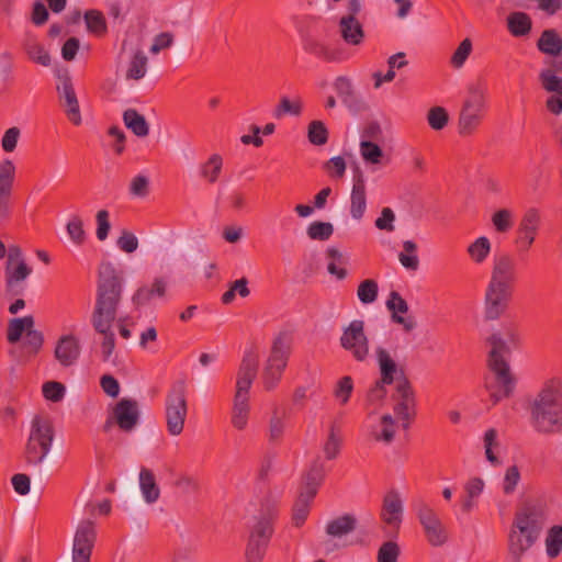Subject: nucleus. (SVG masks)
<instances>
[{"instance_id": "nucleus-18", "label": "nucleus", "mask_w": 562, "mask_h": 562, "mask_svg": "<svg viewBox=\"0 0 562 562\" xmlns=\"http://www.w3.org/2000/svg\"><path fill=\"white\" fill-rule=\"evenodd\" d=\"M333 88L341 103L353 114L367 109L366 102L357 92L352 80L347 76H338L333 82Z\"/></svg>"}, {"instance_id": "nucleus-46", "label": "nucleus", "mask_w": 562, "mask_h": 562, "mask_svg": "<svg viewBox=\"0 0 562 562\" xmlns=\"http://www.w3.org/2000/svg\"><path fill=\"white\" fill-rule=\"evenodd\" d=\"M546 550L550 558H557L562 551V525H555L548 531Z\"/></svg>"}, {"instance_id": "nucleus-35", "label": "nucleus", "mask_w": 562, "mask_h": 562, "mask_svg": "<svg viewBox=\"0 0 562 562\" xmlns=\"http://www.w3.org/2000/svg\"><path fill=\"white\" fill-rule=\"evenodd\" d=\"M532 22L530 16L525 12H513L507 16V29L515 37H522L530 33Z\"/></svg>"}, {"instance_id": "nucleus-47", "label": "nucleus", "mask_w": 562, "mask_h": 562, "mask_svg": "<svg viewBox=\"0 0 562 562\" xmlns=\"http://www.w3.org/2000/svg\"><path fill=\"white\" fill-rule=\"evenodd\" d=\"M25 53L31 60L44 67H48L52 63L48 52L44 48L42 44L37 43L34 40L26 42Z\"/></svg>"}, {"instance_id": "nucleus-39", "label": "nucleus", "mask_w": 562, "mask_h": 562, "mask_svg": "<svg viewBox=\"0 0 562 562\" xmlns=\"http://www.w3.org/2000/svg\"><path fill=\"white\" fill-rule=\"evenodd\" d=\"M326 255L329 259L327 271L338 280L345 279L347 277V270L344 266L348 263L347 257L344 256L336 247H329Z\"/></svg>"}, {"instance_id": "nucleus-31", "label": "nucleus", "mask_w": 562, "mask_h": 562, "mask_svg": "<svg viewBox=\"0 0 562 562\" xmlns=\"http://www.w3.org/2000/svg\"><path fill=\"white\" fill-rule=\"evenodd\" d=\"M324 477L325 467L321 459L317 458L312 462L311 467L304 474L301 491L315 496Z\"/></svg>"}, {"instance_id": "nucleus-52", "label": "nucleus", "mask_w": 562, "mask_h": 562, "mask_svg": "<svg viewBox=\"0 0 562 562\" xmlns=\"http://www.w3.org/2000/svg\"><path fill=\"white\" fill-rule=\"evenodd\" d=\"M352 391L353 380L350 375H345L337 381L334 387V396L341 405H345L348 403Z\"/></svg>"}, {"instance_id": "nucleus-59", "label": "nucleus", "mask_w": 562, "mask_h": 562, "mask_svg": "<svg viewBox=\"0 0 562 562\" xmlns=\"http://www.w3.org/2000/svg\"><path fill=\"white\" fill-rule=\"evenodd\" d=\"M42 392L46 400L57 403L64 398L66 389L60 382L48 381L43 384Z\"/></svg>"}, {"instance_id": "nucleus-22", "label": "nucleus", "mask_w": 562, "mask_h": 562, "mask_svg": "<svg viewBox=\"0 0 562 562\" xmlns=\"http://www.w3.org/2000/svg\"><path fill=\"white\" fill-rule=\"evenodd\" d=\"M515 280L516 265L514 258L508 254L495 256L488 283L513 289Z\"/></svg>"}, {"instance_id": "nucleus-29", "label": "nucleus", "mask_w": 562, "mask_h": 562, "mask_svg": "<svg viewBox=\"0 0 562 562\" xmlns=\"http://www.w3.org/2000/svg\"><path fill=\"white\" fill-rule=\"evenodd\" d=\"M32 273V269L26 265L25 260H21L15 267L5 266V289L12 295L23 293V289H18V283L24 281Z\"/></svg>"}, {"instance_id": "nucleus-53", "label": "nucleus", "mask_w": 562, "mask_h": 562, "mask_svg": "<svg viewBox=\"0 0 562 562\" xmlns=\"http://www.w3.org/2000/svg\"><path fill=\"white\" fill-rule=\"evenodd\" d=\"M539 79L544 90L562 95V78L555 76L554 69H543Z\"/></svg>"}, {"instance_id": "nucleus-43", "label": "nucleus", "mask_w": 562, "mask_h": 562, "mask_svg": "<svg viewBox=\"0 0 562 562\" xmlns=\"http://www.w3.org/2000/svg\"><path fill=\"white\" fill-rule=\"evenodd\" d=\"M492 249L491 241L487 237L481 236L468 246V255L475 263H482L490 256Z\"/></svg>"}, {"instance_id": "nucleus-20", "label": "nucleus", "mask_w": 562, "mask_h": 562, "mask_svg": "<svg viewBox=\"0 0 562 562\" xmlns=\"http://www.w3.org/2000/svg\"><path fill=\"white\" fill-rule=\"evenodd\" d=\"M113 418L122 431L131 432L139 422V407L133 398H121L113 407Z\"/></svg>"}, {"instance_id": "nucleus-3", "label": "nucleus", "mask_w": 562, "mask_h": 562, "mask_svg": "<svg viewBox=\"0 0 562 562\" xmlns=\"http://www.w3.org/2000/svg\"><path fill=\"white\" fill-rule=\"evenodd\" d=\"M531 425L540 434L562 431V381L550 380L537 394L530 408Z\"/></svg>"}, {"instance_id": "nucleus-12", "label": "nucleus", "mask_w": 562, "mask_h": 562, "mask_svg": "<svg viewBox=\"0 0 562 562\" xmlns=\"http://www.w3.org/2000/svg\"><path fill=\"white\" fill-rule=\"evenodd\" d=\"M376 362L380 369V379L375 381L374 385L368 392V401L371 404L381 403L386 394V385L395 381L397 372V364L391 357L390 352L381 346L375 348Z\"/></svg>"}, {"instance_id": "nucleus-13", "label": "nucleus", "mask_w": 562, "mask_h": 562, "mask_svg": "<svg viewBox=\"0 0 562 562\" xmlns=\"http://www.w3.org/2000/svg\"><path fill=\"white\" fill-rule=\"evenodd\" d=\"M415 509L428 543L432 547L443 546L449 539V533L435 509L424 502H419Z\"/></svg>"}, {"instance_id": "nucleus-54", "label": "nucleus", "mask_w": 562, "mask_h": 562, "mask_svg": "<svg viewBox=\"0 0 562 562\" xmlns=\"http://www.w3.org/2000/svg\"><path fill=\"white\" fill-rule=\"evenodd\" d=\"M379 286L376 281L367 279L362 281L357 290L358 299L363 304H371L378 297Z\"/></svg>"}, {"instance_id": "nucleus-57", "label": "nucleus", "mask_w": 562, "mask_h": 562, "mask_svg": "<svg viewBox=\"0 0 562 562\" xmlns=\"http://www.w3.org/2000/svg\"><path fill=\"white\" fill-rule=\"evenodd\" d=\"M66 229H67V233H68L70 239L76 245H81L85 243L86 233L83 231V223H82V220L78 215H75L69 220V222L67 223Z\"/></svg>"}, {"instance_id": "nucleus-62", "label": "nucleus", "mask_w": 562, "mask_h": 562, "mask_svg": "<svg viewBox=\"0 0 562 562\" xmlns=\"http://www.w3.org/2000/svg\"><path fill=\"white\" fill-rule=\"evenodd\" d=\"M400 547L393 541L384 542L378 551V562H397Z\"/></svg>"}, {"instance_id": "nucleus-30", "label": "nucleus", "mask_w": 562, "mask_h": 562, "mask_svg": "<svg viewBox=\"0 0 562 562\" xmlns=\"http://www.w3.org/2000/svg\"><path fill=\"white\" fill-rule=\"evenodd\" d=\"M338 25L340 36L348 45L358 46L362 44L364 31L357 18L341 16Z\"/></svg>"}, {"instance_id": "nucleus-23", "label": "nucleus", "mask_w": 562, "mask_h": 562, "mask_svg": "<svg viewBox=\"0 0 562 562\" xmlns=\"http://www.w3.org/2000/svg\"><path fill=\"white\" fill-rule=\"evenodd\" d=\"M168 292V280L157 277L149 284L139 286L132 296V303L136 308L149 305L154 300H165Z\"/></svg>"}, {"instance_id": "nucleus-4", "label": "nucleus", "mask_w": 562, "mask_h": 562, "mask_svg": "<svg viewBox=\"0 0 562 562\" xmlns=\"http://www.w3.org/2000/svg\"><path fill=\"white\" fill-rule=\"evenodd\" d=\"M542 530L540 512L525 506L515 514L508 532L507 549L512 562H520L526 552L537 542Z\"/></svg>"}, {"instance_id": "nucleus-24", "label": "nucleus", "mask_w": 562, "mask_h": 562, "mask_svg": "<svg viewBox=\"0 0 562 562\" xmlns=\"http://www.w3.org/2000/svg\"><path fill=\"white\" fill-rule=\"evenodd\" d=\"M57 91L68 119L75 125L81 124L79 103L69 76H64L60 78V83L57 86Z\"/></svg>"}, {"instance_id": "nucleus-17", "label": "nucleus", "mask_w": 562, "mask_h": 562, "mask_svg": "<svg viewBox=\"0 0 562 562\" xmlns=\"http://www.w3.org/2000/svg\"><path fill=\"white\" fill-rule=\"evenodd\" d=\"M302 47L307 54L327 63H341L348 58L344 48L329 46L311 34L302 37Z\"/></svg>"}, {"instance_id": "nucleus-51", "label": "nucleus", "mask_w": 562, "mask_h": 562, "mask_svg": "<svg viewBox=\"0 0 562 562\" xmlns=\"http://www.w3.org/2000/svg\"><path fill=\"white\" fill-rule=\"evenodd\" d=\"M307 138L313 145H325L328 140V130L322 121H312L307 127Z\"/></svg>"}, {"instance_id": "nucleus-40", "label": "nucleus", "mask_w": 562, "mask_h": 562, "mask_svg": "<svg viewBox=\"0 0 562 562\" xmlns=\"http://www.w3.org/2000/svg\"><path fill=\"white\" fill-rule=\"evenodd\" d=\"M314 497V495L300 491V494L293 505L292 512V521L295 527H301L305 522L310 514L311 503Z\"/></svg>"}, {"instance_id": "nucleus-7", "label": "nucleus", "mask_w": 562, "mask_h": 562, "mask_svg": "<svg viewBox=\"0 0 562 562\" xmlns=\"http://www.w3.org/2000/svg\"><path fill=\"white\" fill-rule=\"evenodd\" d=\"M486 108V86L481 81L471 83L459 114L458 132L461 136H468L475 132L484 119Z\"/></svg>"}, {"instance_id": "nucleus-50", "label": "nucleus", "mask_w": 562, "mask_h": 562, "mask_svg": "<svg viewBox=\"0 0 562 562\" xmlns=\"http://www.w3.org/2000/svg\"><path fill=\"white\" fill-rule=\"evenodd\" d=\"M340 446L341 437L339 436V429L335 424H331L329 427L328 438L324 445V453L326 459H335L339 454Z\"/></svg>"}, {"instance_id": "nucleus-25", "label": "nucleus", "mask_w": 562, "mask_h": 562, "mask_svg": "<svg viewBox=\"0 0 562 562\" xmlns=\"http://www.w3.org/2000/svg\"><path fill=\"white\" fill-rule=\"evenodd\" d=\"M386 307L391 312L392 322L401 325L404 331L411 333L416 328L417 322L413 316H403L408 312V304L398 292L392 291L390 293Z\"/></svg>"}, {"instance_id": "nucleus-37", "label": "nucleus", "mask_w": 562, "mask_h": 562, "mask_svg": "<svg viewBox=\"0 0 562 562\" xmlns=\"http://www.w3.org/2000/svg\"><path fill=\"white\" fill-rule=\"evenodd\" d=\"M31 327H34V317L31 315L10 319L7 328L8 341L16 344L20 341L23 333H26Z\"/></svg>"}, {"instance_id": "nucleus-11", "label": "nucleus", "mask_w": 562, "mask_h": 562, "mask_svg": "<svg viewBox=\"0 0 562 562\" xmlns=\"http://www.w3.org/2000/svg\"><path fill=\"white\" fill-rule=\"evenodd\" d=\"M339 345L356 361L366 362L370 357V342L364 331V322L353 319L347 326H344Z\"/></svg>"}, {"instance_id": "nucleus-58", "label": "nucleus", "mask_w": 562, "mask_h": 562, "mask_svg": "<svg viewBox=\"0 0 562 562\" xmlns=\"http://www.w3.org/2000/svg\"><path fill=\"white\" fill-rule=\"evenodd\" d=\"M472 52V42L470 38H464L454 53L451 56L450 63L452 67L459 69L461 68L464 63L467 61L468 57L470 56Z\"/></svg>"}, {"instance_id": "nucleus-36", "label": "nucleus", "mask_w": 562, "mask_h": 562, "mask_svg": "<svg viewBox=\"0 0 562 562\" xmlns=\"http://www.w3.org/2000/svg\"><path fill=\"white\" fill-rule=\"evenodd\" d=\"M357 519L352 515H344L330 520L326 526V532L330 537L340 538L356 529Z\"/></svg>"}, {"instance_id": "nucleus-19", "label": "nucleus", "mask_w": 562, "mask_h": 562, "mask_svg": "<svg viewBox=\"0 0 562 562\" xmlns=\"http://www.w3.org/2000/svg\"><path fill=\"white\" fill-rule=\"evenodd\" d=\"M540 225V214L535 207L528 209L521 217L518 226V236L515 240L521 251H527L536 240Z\"/></svg>"}, {"instance_id": "nucleus-45", "label": "nucleus", "mask_w": 562, "mask_h": 562, "mask_svg": "<svg viewBox=\"0 0 562 562\" xmlns=\"http://www.w3.org/2000/svg\"><path fill=\"white\" fill-rule=\"evenodd\" d=\"M417 245L412 240L403 243V251L398 255V260L404 268L411 271H416L419 267V259L416 255Z\"/></svg>"}, {"instance_id": "nucleus-27", "label": "nucleus", "mask_w": 562, "mask_h": 562, "mask_svg": "<svg viewBox=\"0 0 562 562\" xmlns=\"http://www.w3.org/2000/svg\"><path fill=\"white\" fill-rule=\"evenodd\" d=\"M54 356L63 367L75 364L80 356L79 339L71 334L61 336L57 340Z\"/></svg>"}, {"instance_id": "nucleus-55", "label": "nucleus", "mask_w": 562, "mask_h": 562, "mask_svg": "<svg viewBox=\"0 0 562 562\" xmlns=\"http://www.w3.org/2000/svg\"><path fill=\"white\" fill-rule=\"evenodd\" d=\"M427 122L435 131L445 128L449 122V115L445 108L434 106L427 113Z\"/></svg>"}, {"instance_id": "nucleus-33", "label": "nucleus", "mask_w": 562, "mask_h": 562, "mask_svg": "<svg viewBox=\"0 0 562 562\" xmlns=\"http://www.w3.org/2000/svg\"><path fill=\"white\" fill-rule=\"evenodd\" d=\"M537 47L543 54L558 56L562 52V38L555 30H544L537 42Z\"/></svg>"}, {"instance_id": "nucleus-15", "label": "nucleus", "mask_w": 562, "mask_h": 562, "mask_svg": "<svg viewBox=\"0 0 562 562\" xmlns=\"http://www.w3.org/2000/svg\"><path fill=\"white\" fill-rule=\"evenodd\" d=\"M97 538L92 521L82 520L75 532L71 559L72 562H90Z\"/></svg>"}, {"instance_id": "nucleus-48", "label": "nucleus", "mask_w": 562, "mask_h": 562, "mask_svg": "<svg viewBox=\"0 0 562 562\" xmlns=\"http://www.w3.org/2000/svg\"><path fill=\"white\" fill-rule=\"evenodd\" d=\"M360 154L362 159L367 164L371 165H380L382 164V159L384 157V153L382 148L370 140H361L360 143Z\"/></svg>"}, {"instance_id": "nucleus-63", "label": "nucleus", "mask_w": 562, "mask_h": 562, "mask_svg": "<svg viewBox=\"0 0 562 562\" xmlns=\"http://www.w3.org/2000/svg\"><path fill=\"white\" fill-rule=\"evenodd\" d=\"M497 431L494 428L488 429L484 434V448L486 459L493 464H499L497 457L493 452V447L497 446Z\"/></svg>"}, {"instance_id": "nucleus-5", "label": "nucleus", "mask_w": 562, "mask_h": 562, "mask_svg": "<svg viewBox=\"0 0 562 562\" xmlns=\"http://www.w3.org/2000/svg\"><path fill=\"white\" fill-rule=\"evenodd\" d=\"M279 513V499L271 495L266 497L261 504L258 516L249 529L248 542L246 546V562H262L268 549L270 539L274 532V521Z\"/></svg>"}, {"instance_id": "nucleus-44", "label": "nucleus", "mask_w": 562, "mask_h": 562, "mask_svg": "<svg viewBox=\"0 0 562 562\" xmlns=\"http://www.w3.org/2000/svg\"><path fill=\"white\" fill-rule=\"evenodd\" d=\"M484 482L480 477H473L469 480L464 486L467 497L462 501V510L464 513H469L474 507L473 499L479 497L483 492Z\"/></svg>"}, {"instance_id": "nucleus-49", "label": "nucleus", "mask_w": 562, "mask_h": 562, "mask_svg": "<svg viewBox=\"0 0 562 562\" xmlns=\"http://www.w3.org/2000/svg\"><path fill=\"white\" fill-rule=\"evenodd\" d=\"M334 233V226L329 222H312L306 229V234L312 240H328Z\"/></svg>"}, {"instance_id": "nucleus-41", "label": "nucleus", "mask_w": 562, "mask_h": 562, "mask_svg": "<svg viewBox=\"0 0 562 562\" xmlns=\"http://www.w3.org/2000/svg\"><path fill=\"white\" fill-rule=\"evenodd\" d=\"M148 58L142 49L134 52L126 69V79L139 80L147 72Z\"/></svg>"}, {"instance_id": "nucleus-1", "label": "nucleus", "mask_w": 562, "mask_h": 562, "mask_svg": "<svg viewBox=\"0 0 562 562\" xmlns=\"http://www.w3.org/2000/svg\"><path fill=\"white\" fill-rule=\"evenodd\" d=\"M123 278L111 262H102L99 268L97 297L91 324L101 336V359L109 362L115 349L114 322L122 301Z\"/></svg>"}, {"instance_id": "nucleus-42", "label": "nucleus", "mask_w": 562, "mask_h": 562, "mask_svg": "<svg viewBox=\"0 0 562 562\" xmlns=\"http://www.w3.org/2000/svg\"><path fill=\"white\" fill-rule=\"evenodd\" d=\"M395 420L392 415L385 414L381 417L380 429L372 430L371 436L375 441L390 445L395 437Z\"/></svg>"}, {"instance_id": "nucleus-14", "label": "nucleus", "mask_w": 562, "mask_h": 562, "mask_svg": "<svg viewBox=\"0 0 562 562\" xmlns=\"http://www.w3.org/2000/svg\"><path fill=\"white\" fill-rule=\"evenodd\" d=\"M513 295V289L488 283L484 295V318L498 319L507 310Z\"/></svg>"}, {"instance_id": "nucleus-56", "label": "nucleus", "mask_w": 562, "mask_h": 562, "mask_svg": "<svg viewBox=\"0 0 562 562\" xmlns=\"http://www.w3.org/2000/svg\"><path fill=\"white\" fill-rule=\"evenodd\" d=\"M492 223L498 233H507L514 224L513 213L507 209L496 211L492 216Z\"/></svg>"}, {"instance_id": "nucleus-9", "label": "nucleus", "mask_w": 562, "mask_h": 562, "mask_svg": "<svg viewBox=\"0 0 562 562\" xmlns=\"http://www.w3.org/2000/svg\"><path fill=\"white\" fill-rule=\"evenodd\" d=\"M53 439L52 424L38 416L34 417L25 448L26 462L34 465L41 464L50 450Z\"/></svg>"}, {"instance_id": "nucleus-28", "label": "nucleus", "mask_w": 562, "mask_h": 562, "mask_svg": "<svg viewBox=\"0 0 562 562\" xmlns=\"http://www.w3.org/2000/svg\"><path fill=\"white\" fill-rule=\"evenodd\" d=\"M403 517V502L398 492L392 490L383 498L381 519L386 525L400 528Z\"/></svg>"}, {"instance_id": "nucleus-6", "label": "nucleus", "mask_w": 562, "mask_h": 562, "mask_svg": "<svg viewBox=\"0 0 562 562\" xmlns=\"http://www.w3.org/2000/svg\"><path fill=\"white\" fill-rule=\"evenodd\" d=\"M258 371V356L249 350L245 352L237 371L233 398L231 423L237 430H244L250 415V389Z\"/></svg>"}, {"instance_id": "nucleus-38", "label": "nucleus", "mask_w": 562, "mask_h": 562, "mask_svg": "<svg viewBox=\"0 0 562 562\" xmlns=\"http://www.w3.org/2000/svg\"><path fill=\"white\" fill-rule=\"evenodd\" d=\"M124 124L138 137H146L149 134V125L146 119L134 109H127L123 113Z\"/></svg>"}, {"instance_id": "nucleus-34", "label": "nucleus", "mask_w": 562, "mask_h": 562, "mask_svg": "<svg viewBox=\"0 0 562 562\" xmlns=\"http://www.w3.org/2000/svg\"><path fill=\"white\" fill-rule=\"evenodd\" d=\"M223 170V157L220 154H212L209 159L199 167L200 178L207 183H215Z\"/></svg>"}, {"instance_id": "nucleus-26", "label": "nucleus", "mask_w": 562, "mask_h": 562, "mask_svg": "<svg viewBox=\"0 0 562 562\" xmlns=\"http://www.w3.org/2000/svg\"><path fill=\"white\" fill-rule=\"evenodd\" d=\"M367 210V187L361 170L353 176V183L350 194V215L353 220L360 221Z\"/></svg>"}, {"instance_id": "nucleus-21", "label": "nucleus", "mask_w": 562, "mask_h": 562, "mask_svg": "<svg viewBox=\"0 0 562 562\" xmlns=\"http://www.w3.org/2000/svg\"><path fill=\"white\" fill-rule=\"evenodd\" d=\"M15 172L16 168L11 159L0 161V217H7L10 213Z\"/></svg>"}, {"instance_id": "nucleus-61", "label": "nucleus", "mask_w": 562, "mask_h": 562, "mask_svg": "<svg viewBox=\"0 0 562 562\" xmlns=\"http://www.w3.org/2000/svg\"><path fill=\"white\" fill-rule=\"evenodd\" d=\"M87 29L93 33H103L106 29L105 20L101 12L97 10H89L85 14Z\"/></svg>"}, {"instance_id": "nucleus-32", "label": "nucleus", "mask_w": 562, "mask_h": 562, "mask_svg": "<svg viewBox=\"0 0 562 562\" xmlns=\"http://www.w3.org/2000/svg\"><path fill=\"white\" fill-rule=\"evenodd\" d=\"M139 488L146 503L153 504L158 501L160 496V490L156 483V479L151 470L147 468L140 469Z\"/></svg>"}, {"instance_id": "nucleus-2", "label": "nucleus", "mask_w": 562, "mask_h": 562, "mask_svg": "<svg viewBox=\"0 0 562 562\" xmlns=\"http://www.w3.org/2000/svg\"><path fill=\"white\" fill-rule=\"evenodd\" d=\"M505 337L506 338H503L501 334L495 333L487 338V342L492 347L488 355V367L491 371L494 372L496 382L499 384L498 391H493L492 387L486 384V389L491 392L493 404L498 403L504 397H509L516 382L510 372L508 362L504 359V355L510 353L512 348H518L521 338L519 331L514 327L506 328Z\"/></svg>"}, {"instance_id": "nucleus-16", "label": "nucleus", "mask_w": 562, "mask_h": 562, "mask_svg": "<svg viewBox=\"0 0 562 562\" xmlns=\"http://www.w3.org/2000/svg\"><path fill=\"white\" fill-rule=\"evenodd\" d=\"M396 393L398 394L400 401L394 406V413L400 420H402V428L408 429L411 420L415 416V394L411 385V382L406 376L398 380L396 385Z\"/></svg>"}, {"instance_id": "nucleus-10", "label": "nucleus", "mask_w": 562, "mask_h": 562, "mask_svg": "<svg viewBox=\"0 0 562 562\" xmlns=\"http://www.w3.org/2000/svg\"><path fill=\"white\" fill-rule=\"evenodd\" d=\"M187 414L186 383L184 381H177L166 398L167 430L171 436H179L183 431Z\"/></svg>"}, {"instance_id": "nucleus-60", "label": "nucleus", "mask_w": 562, "mask_h": 562, "mask_svg": "<svg viewBox=\"0 0 562 562\" xmlns=\"http://www.w3.org/2000/svg\"><path fill=\"white\" fill-rule=\"evenodd\" d=\"M302 105L299 101L292 102L286 97L281 98L279 105L273 111L276 119H281L285 114L300 115Z\"/></svg>"}, {"instance_id": "nucleus-8", "label": "nucleus", "mask_w": 562, "mask_h": 562, "mask_svg": "<svg viewBox=\"0 0 562 562\" xmlns=\"http://www.w3.org/2000/svg\"><path fill=\"white\" fill-rule=\"evenodd\" d=\"M292 340L289 334L280 333L273 340L270 355L262 371L266 390L274 389L281 380L291 353Z\"/></svg>"}, {"instance_id": "nucleus-64", "label": "nucleus", "mask_w": 562, "mask_h": 562, "mask_svg": "<svg viewBox=\"0 0 562 562\" xmlns=\"http://www.w3.org/2000/svg\"><path fill=\"white\" fill-rule=\"evenodd\" d=\"M149 192V180L143 175L133 178L130 184V193L137 198H145Z\"/></svg>"}]
</instances>
